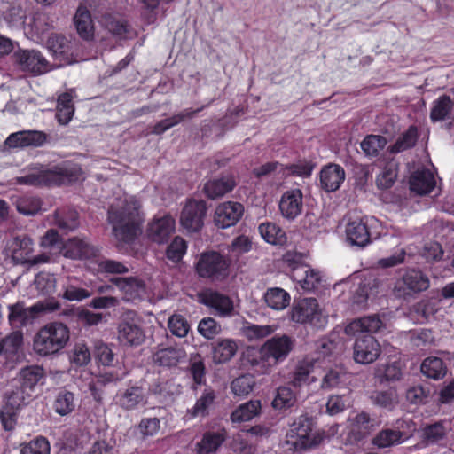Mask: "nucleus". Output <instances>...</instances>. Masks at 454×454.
Here are the masks:
<instances>
[{
    "instance_id": "obj_17",
    "label": "nucleus",
    "mask_w": 454,
    "mask_h": 454,
    "mask_svg": "<svg viewBox=\"0 0 454 454\" xmlns=\"http://www.w3.org/2000/svg\"><path fill=\"white\" fill-rule=\"evenodd\" d=\"M302 199V192L300 189H293L284 192L278 205L283 217L292 221L300 215L303 208Z\"/></svg>"
},
{
    "instance_id": "obj_4",
    "label": "nucleus",
    "mask_w": 454,
    "mask_h": 454,
    "mask_svg": "<svg viewBox=\"0 0 454 454\" xmlns=\"http://www.w3.org/2000/svg\"><path fill=\"white\" fill-rule=\"evenodd\" d=\"M231 260L216 251L202 253L196 264L195 270L201 278L211 282H222L230 274Z\"/></svg>"
},
{
    "instance_id": "obj_62",
    "label": "nucleus",
    "mask_w": 454,
    "mask_h": 454,
    "mask_svg": "<svg viewBox=\"0 0 454 454\" xmlns=\"http://www.w3.org/2000/svg\"><path fill=\"white\" fill-rule=\"evenodd\" d=\"M50 450L49 441L45 437L39 436L22 446L20 454H50Z\"/></svg>"
},
{
    "instance_id": "obj_49",
    "label": "nucleus",
    "mask_w": 454,
    "mask_h": 454,
    "mask_svg": "<svg viewBox=\"0 0 454 454\" xmlns=\"http://www.w3.org/2000/svg\"><path fill=\"white\" fill-rule=\"evenodd\" d=\"M296 395L290 387L281 386L277 389L276 395L272 401L274 409L286 410L294 405Z\"/></svg>"
},
{
    "instance_id": "obj_9",
    "label": "nucleus",
    "mask_w": 454,
    "mask_h": 454,
    "mask_svg": "<svg viewBox=\"0 0 454 454\" xmlns=\"http://www.w3.org/2000/svg\"><path fill=\"white\" fill-rule=\"evenodd\" d=\"M295 344L296 340L287 334L274 335L263 343L272 359V363L276 366L283 363L289 356Z\"/></svg>"
},
{
    "instance_id": "obj_36",
    "label": "nucleus",
    "mask_w": 454,
    "mask_h": 454,
    "mask_svg": "<svg viewBox=\"0 0 454 454\" xmlns=\"http://www.w3.org/2000/svg\"><path fill=\"white\" fill-rule=\"evenodd\" d=\"M453 107L454 102L451 98L448 95H442L433 102L430 120L433 122H437L450 119Z\"/></svg>"
},
{
    "instance_id": "obj_40",
    "label": "nucleus",
    "mask_w": 454,
    "mask_h": 454,
    "mask_svg": "<svg viewBox=\"0 0 454 454\" xmlns=\"http://www.w3.org/2000/svg\"><path fill=\"white\" fill-rule=\"evenodd\" d=\"M261 401L251 400L245 403L240 404L231 415V419L233 422H245L249 421L261 411Z\"/></svg>"
},
{
    "instance_id": "obj_50",
    "label": "nucleus",
    "mask_w": 454,
    "mask_h": 454,
    "mask_svg": "<svg viewBox=\"0 0 454 454\" xmlns=\"http://www.w3.org/2000/svg\"><path fill=\"white\" fill-rule=\"evenodd\" d=\"M16 209L24 215H35L41 211L42 201L33 196H23L16 200Z\"/></svg>"
},
{
    "instance_id": "obj_27",
    "label": "nucleus",
    "mask_w": 454,
    "mask_h": 454,
    "mask_svg": "<svg viewBox=\"0 0 454 454\" xmlns=\"http://www.w3.org/2000/svg\"><path fill=\"white\" fill-rule=\"evenodd\" d=\"M211 346L213 362L216 364H225L231 361L238 351L237 341L230 338L218 339L211 343Z\"/></svg>"
},
{
    "instance_id": "obj_56",
    "label": "nucleus",
    "mask_w": 454,
    "mask_h": 454,
    "mask_svg": "<svg viewBox=\"0 0 454 454\" xmlns=\"http://www.w3.org/2000/svg\"><path fill=\"white\" fill-rule=\"evenodd\" d=\"M94 356L104 366L114 364L115 354L112 348L102 340L94 342Z\"/></svg>"
},
{
    "instance_id": "obj_47",
    "label": "nucleus",
    "mask_w": 454,
    "mask_h": 454,
    "mask_svg": "<svg viewBox=\"0 0 454 454\" xmlns=\"http://www.w3.org/2000/svg\"><path fill=\"white\" fill-rule=\"evenodd\" d=\"M418 139V129L415 126H410L389 148L390 153H397L406 151L416 145Z\"/></svg>"
},
{
    "instance_id": "obj_8",
    "label": "nucleus",
    "mask_w": 454,
    "mask_h": 454,
    "mask_svg": "<svg viewBox=\"0 0 454 454\" xmlns=\"http://www.w3.org/2000/svg\"><path fill=\"white\" fill-rule=\"evenodd\" d=\"M207 204L203 200H189L182 210L180 223L191 232H198L204 225Z\"/></svg>"
},
{
    "instance_id": "obj_13",
    "label": "nucleus",
    "mask_w": 454,
    "mask_h": 454,
    "mask_svg": "<svg viewBox=\"0 0 454 454\" xmlns=\"http://www.w3.org/2000/svg\"><path fill=\"white\" fill-rule=\"evenodd\" d=\"M47 134L39 130H21L11 134L4 144L9 148L39 147L47 141Z\"/></svg>"
},
{
    "instance_id": "obj_18",
    "label": "nucleus",
    "mask_w": 454,
    "mask_h": 454,
    "mask_svg": "<svg viewBox=\"0 0 454 454\" xmlns=\"http://www.w3.org/2000/svg\"><path fill=\"white\" fill-rule=\"evenodd\" d=\"M313 428V419L307 415L298 417L291 425L287 436L296 438L293 442L295 447L299 445L307 447L310 445L309 438Z\"/></svg>"
},
{
    "instance_id": "obj_29",
    "label": "nucleus",
    "mask_w": 454,
    "mask_h": 454,
    "mask_svg": "<svg viewBox=\"0 0 454 454\" xmlns=\"http://www.w3.org/2000/svg\"><path fill=\"white\" fill-rule=\"evenodd\" d=\"M410 189L419 195L429 193L435 186V179L433 173L425 168L417 169L410 177Z\"/></svg>"
},
{
    "instance_id": "obj_64",
    "label": "nucleus",
    "mask_w": 454,
    "mask_h": 454,
    "mask_svg": "<svg viewBox=\"0 0 454 454\" xmlns=\"http://www.w3.org/2000/svg\"><path fill=\"white\" fill-rule=\"evenodd\" d=\"M445 427L442 422L427 425L423 429V437L427 443H435L444 438Z\"/></svg>"
},
{
    "instance_id": "obj_2",
    "label": "nucleus",
    "mask_w": 454,
    "mask_h": 454,
    "mask_svg": "<svg viewBox=\"0 0 454 454\" xmlns=\"http://www.w3.org/2000/svg\"><path fill=\"white\" fill-rule=\"evenodd\" d=\"M140 208L141 204L134 198L126 199L119 205L109 207L107 221L118 242L131 244L141 233L144 217Z\"/></svg>"
},
{
    "instance_id": "obj_58",
    "label": "nucleus",
    "mask_w": 454,
    "mask_h": 454,
    "mask_svg": "<svg viewBox=\"0 0 454 454\" xmlns=\"http://www.w3.org/2000/svg\"><path fill=\"white\" fill-rule=\"evenodd\" d=\"M36 290L43 295L52 294L56 290V278L50 273H38L34 281Z\"/></svg>"
},
{
    "instance_id": "obj_12",
    "label": "nucleus",
    "mask_w": 454,
    "mask_h": 454,
    "mask_svg": "<svg viewBox=\"0 0 454 454\" xmlns=\"http://www.w3.org/2000/svg\"><path fill=\"white\" fill-rule=\"evenodd\" d=\"M243 360L259 374H268L276 366L263 344L260 348H248L243 354Z\"/></svg>"
},
{
    "instance_id": "obj_34",
    "label": "nucleus",
    "mask_w": 454,
    "mask_h": 454,
    "mask_svg": "<svg viewBox=\"0 0 454 454\" xmlns=\"http://www.w3.org/2000/svg\"><path fill=\"white\" fill-rule=\"evenodd\" d=\"M74 22L78 35L86 41L94 37V25L90 11L84 6H79L74 17Z\"/></svg>"
},
{
    "instance_id": "obj_38",
    "label": "nucleus",
    "mask_w": 454,
    "mask_h": 454,
    "mask_svg": "<svg viewBox=\"0 0 454 454\" xmlns=\"http://www.w3.org/2000/svg\"><path fill=\"white\" fill-rule=\"evenodd\" d=\"M420 370L426 377L438 380L446 375L447 366L442 358L428 356L422 362Z\"/></svg>"
},
{
    "instance_id": "obj_21",
    "label": "nucleus",
    "mask_w": 454,
    "mask_h": 454,
    "mask_svg": "<svg viewBox=\"0 0 454 454\" xmlns=\"http://www.w3.org/2000/svg\"><path fill=\"white\" fill-rule=\"evenodd\" d=\"M113 282L122 291L128 301H141L145 294L144 281L136 278H114Z\"/></svg>"
},
{
    "instance_id": "obj_30",
    "label": "nucleus",
    "mask_w": 454,
    "mask_h": 454,
    "mask_svg": "<svg viewBox=\"0 0 454 454\" xmlns=\"http://www.w3.org/2000/svg\"><path fill=\"white\" fill-rule=\"evenodd\" d=\"M98 250L83 239H70L65 246V256L71 259H90L97 255Z\"/></svg>"
},
{
    "instance_id": "obj_25",
    "label": "nucleus",
    "mask_w": 454,
    "mask_h": 454,
    "mask_svg": "<svg viewBox=\"0 0 454 454\" xmlns=\"http://www.w3.org/2000/svg\"><path fill=\"white\" fill-rule=\"evenodd\" d=\"M202 302L207 307L212 308L216 314L223 317H231L234 306L231 298L216 291H210L204 294Z\"/></svg>"
},
{
    "instance_id": "obj_33",
    "label": "nucleus",
    "mask_w": 454,
    "mask_h": 454,
    "mask_svg": "<svg viewBox=\"0 0 454 454\" xmlns=\"http://www.w3.org/2000/svg\"><path fill=\"white\" fill-rule=\"evenodd\" d=\"M78 279L74 277H67L61 286L59 296L68 301H82L92 295L89 290L80 287Z\"/></svg>"
},
{
    "instance_id": "obj_5",
    "label": "nucleus",
    "mask_w": 454,
    "mask_h": 454,
    "mask_svg": "<svg viewBox=\"0 0 454 454\" xmlns=\"http://www.w3.org/2000/svg\"><path fill=\"white\" fill-rule=\"evenodd\" d=\"M68 176V171L64 167L47 168L42 165H34L23 176L16 177V184L35 187L59 185Z\"/></svg>"
},
{
    "instance_id": "obj_54",
    "label": "nucleus",
    "mask_w": 454,
    "mask_h": 454,
    "mask_svg": "<svg viewBox=\"0 0 454 454\" xmlns=\"http://www.w3.org/2000/svg\"><path fill=\"white\" fill-rule=\"evenodd\" d=\"M275 331L272 325L249 324L241 328V334L249 341H254L271 335Z\"/></svg>"
},
{
    "instance_id": "obj_35",
    "label": "nucleus",
    "mask_w": 454,
    "mask_h": 454,
    "mask_svg": "<svg viewBox=\"0 0 454 454\" xmlns=\"http://www.w3.org/2000/svg\"><path fill=\"white\" fill-rule=\"evenodd\" d=\"M99 22L110 34L120 39L126 38L130 29L125 20L113 13L103 14Z\"/></svg>"
},
{
    "instance_id": "obj_16",
    "label": "nucleus",
    "mask_w": 454,
    "mask_h": 454,
    "mask_svg": "<svg viewBox=\"0 0 454 454\" xmlns=\"http://www.w3.org/2000/svg\"><path fill=\"white\" fill-rule=\"evenodd\" d=\"M46 44L54 59L59 61V66L73 63L74 60L72 43L64 35L52 34L51 36H49Z\"/></svg>"
},
{
    "instance_id": "obj_43",
    "label": "nucleus",
    "mask_w": 454,
    "mask_h": 454,
    "mask_svg": "<svg viewBox=\"0 0 454 454\" xmlns=\"http://www.w3.org/2000/svg\"><path fill=\"white\" fill-rule=\"evenodd\" d=\"M32 395L28 390L12 383V390L6 394V405L12 410H19L31 401Z\"/></svg>"
},
{
    "instance_id": "obj_7",
    "label": "nucleus",
    "mask_w": 454,
    "mask_h": 454,
    "mask_svg": "<svg viewBox=\"0 0 454 454\" xmlns=\"http://www.w3.org/2000/svg\"><path fill=\"white\" fill-rule=\"evenodd\" d=\"M117 330L118 340L124 345L137 347L145 341L144 330L134 311L129 310L121 316Z\"/></svg>"
},
{
    "instance_id": "obj_39",
    "label": "nucleus",
    "mask_w": 454,
    "mask_h": 454,
    "mask_svg": "<svg viewBox=\"0 0 454 454\" xmlns=\"http://www.w3.org/2000/svg\"><path fill=\"white\" fill-rule=\"evenodd\" d=\"M258 230L262 238L269 244L283 246L287 241L286 232L273 223H262Z\"/></svg>"
},
{
    "instance_id": "obj_52",
    "label": "nucleus",
    "mask_w": 454,
    "mask_h": 454,
    "mask_svg": "<svg viewBox=\"0 0 454 454\" xmlns=\"http://www.w3.org/2000/svg\"><path fill=\"white\" fill-rule=\"evenodd\" d=\"M74 394L67 390H61L56 396L54 402L55 411L65 416L71 413L74 410Z\"/></svg>"
},
{
    "instance_id": "obj_3",
    "label": "nucleus",
    "mask_w": 454,
    "mask_h": 454,
    "mask_svg": "<svg viewBox=\"0 0 454 454\" xmlns=\"http://www.w3.org/2000/svg\"><path fill=\"white\" fill-rule=\"evenodd\" d=\"M69 340L68 327L60 322L45 325L36 333L34 350L40 356H50L61 350Z\"/></svg>"
},
{
    "instance_id": "obj_23",
    "label": "nucleus",
    "mask_w": 454,
    "mask_h": 454,
    "mask_svg": "<svg viewBox=\"0 0 454 454\" xmlns=\"http://www.w3.org/2000/svg\"><path fill=\"white\" fill-rule=\"evenodd\" d=\"M440 309V301L436 299H423L411 308L410 313L412 319L419 324H424L436 318Z\"/></svg>"
},
{
    "instance_id": "obj_32",
    "label": "nucleus",
    "mask_w": 454,
    "mask_h": 454,
    "mask_svg": "<svg viewBox=\"0 0 454 454\" xmlns=\"http://www.w3.org/2000/svg\"><path fill=\"white\" fill-rule=\"evenodd\" d=\"M185 356L186 353L183 348L168 347L155 352L153 359L155 364L170 368L176 366Z\"/></svg>"
},
{
    "instance_id": "obj_10",
    "label": "nucleus",
    "mask_w": 454,
    "mask_h": 454,
    "mask_svg": "<svg viewBox=\"0 0 454 454\" xmlns=\"http://www.w3.org/2000/svg\"><path fill=\"white\" fill-rule=\"evenodd\" d=\"M14 57L22 69L35 74H44L51 69L49 61L37 50H20L14 53Z\"/></svg>"
},
{
    "instance_id": "obj_45",
    "label": "nucleus",
    "mask_w": 454,
    "mask_h": 454,
    "mask_svg": "<svg viewBox=\"0 0 454 454\" xmlns=\"http://www.w3.org/2000/svg\"><path fill=\"white\" fill-rule=\"evenodd\" d=\"M267 305L276 310L286 308L290 302V295L279 287L270 288L264 295Z\"/></svg>"
},
{
    "instance_id": "obj_26",
    "label": "nucleus",
    "mask_w": 454,
    "mask_h": 454,
    "mask_svg": "<svg viewBox=\"0 0 454 454\" xmlns=\"http://www.w3.org/2000/svg\"><path fill=\"white\" fill-rule=\"evenodd\" d=\"M348 372L341 365L335 364L325 367L323 370V376L320 383V389L330 391L339 388L346 384Z\"/></svg>"
},
{
    "instance_id": "obj_61",
    "label": "nucleus",
    "mask_w": 454,
    "mask_h": 454,
    "mask_svg": "<svg viewBox=\"0 0 454 454\" xmlns=\"http://www.w3.org/2000/svg\"><path fill=\"white\" fill-rule=\"evenodd\" d=\"M168 326L172 334L179 338L185 337L190 331L188 321L180 314L172 315L168 318Z\"/></svg>"
},
{
    "instance_id": "obj_63",
    "label": "nucleus",
    "mask_w": 454,
    "mask_h": 454,
    "mask_svg": "<svg viewBox=\"0 0 454 454\" xmlns=\"http://www.w3.org/2000/svg\"><path fill=\"white\" fill-rule=\"evenodd\" d=\"M223 439L219 434H206L203 439L197 443L198 454H209L216 451L221 445Z\"/></svg>"
},
{
    "instance_id": "obj_48",
    "label": "nucleus",
    "mask_w": 454,
    "mask_h": 454,
    "mask_svg": "<svg viewBox=\"0 0 454 454\" xmlns=\"http://www.w3.org/2000/svg\"><path fill=\"white\" fill-rule=\"evenodd\" d=\"M255 386V380L252 374L247 373L234 379L231 383V392L239 397L249 395Z\"/></svg>"
},
{
    "instance_id": "obj_59",
    "label": "nucleus",
    "mask_w": 454,
    "mask_h": 454,
    "mask_svg": "<svg viewBox=\"0 0 454 454\" xmlns=\"http://www.w3.org/2000/svg\"><path fill=\"white\" fill-rule=\"evenodd\" d=\"M215 399V392L211 387H206L201 396L197 400L195 405L192 408V415H206L207 414V409L213 404Z\"/></svg>"
},
{
    "instance_id": "obj_41",
    "label": "nucleus",
    "mask_w": 454,
    "mask_h": 454,
    "mask_svg": "<svg viewBox=\"0 0 454 454\" xmlns=\"http://www.w3.org/2000/svg\"><path fill=\"white\" fill-rule=\"evenodd\" d=\"M315 366V361L311 358H304L299 361L293 372L291 384L299 387L304 384L309 383V375Z\"/></svg>"
},
{
    "instance_id": "obj_14",
    "label": "nucleus",
    "mask_w": 454,
    "mask_h": 454,
    "mask_svg": "<svg viewBox=\"0 0 454 454\" xmlns=\"http://www.w3.org/2000/svg\"><path fill=\"white\" fill-rule=\"evenodd\" d=\"M244 213V207L239 202L228 201L219 205L215 212V225L226 229L235 225Z\"/></svg>"
},
{
    "instance_id": "obj_46",
    "label": "nucleus",
    "mask_w": 454,
    "mask_h": 454,
    "mask_svg": "<svg viewBox=\"0 0 454 454\" xmlns=\"http://www.w3.org/2000/svg\"><path fill=\"white\" fill-rule=\"evenodd\" d=\"M370 400L374 405L387 411H392L398 403L397 395L393 389L372 391Z\"/></svg>"
},
{
    "instance_id": "obj_19",
    "label": "nucleus",
    "mask_w": 454,
    "mask_h": 454,
    "mask_svg": "<svg viewBox=\"0 0 454 454\" xmlns=\"http://www.w3.org/2000/svg\"><path fill=\"white\" fill-rule=\"evenodd\" d=\"M175 230V220L170 215L154 218L149 224L147 234L151 240L161 244L168 240Z\"/></svg>"
},
{
    "instance_id": "obj_24",
    "label": "nucleus",
    "mask_w": 454,
    "mask_h": 454,
    "mask_svg": "<svg viewBox=\"0 0 454 454\" xmlns=\"http://www.w3.org/2000/svg\"><path fill=\"white\" fill-rule=\"evenodd\" d=\"M347 241L351 246L364 247L371 242V234L366 223L363 219L349 222L346 226Z\"/></svg>"
},
{
    "instance_id": "obj_53",
    "label": "nucleus",
    "mask_w": 454,
    "mask_h": 454,
    "mask_svg": "<svg viewBox=\"0 0 454 454\" xmlns=\"http://www.w3.org/2000/svg\"><path fill=\"white\" fill-rule=\"evenodd\" d=\"M298 271L299 277L294 279L301 284L302 289L310 291L316 288L320 281L319 272L309 269L308 265H301Z\"/></svg>"
},
{
    "instance_id": "obj_11",
    "label": "nucleus",
    "mask_w": 454,
    "mask_h": 454,
    "mask_svg": "<svg viewBox=\"0 0 454 454\" xmlns=\"http://www.w3.org/2000/svg\"><path fill=\"white\" fill-rule=\"evenodd\" d=\"M115 404L123 411H130L146 403L145 389L139 386H130L119 390L114 396Z\"/></svg>"
},
{
    "instance_id": "obj_15",
    "label": "nucleus",
    "mask_w": 454,
    "mask_h": 454,
    "mask_svg": "<svg viewBox=\"0 0 454 454\" xmlns=\"http://www.w3.org/2000/svg\"><path fill=\"white\" fill-rule=\"evenodd\" d=\"M8 321L12 328H21L32 323L38 312L44 309L41 305L35 304L26 307L24 302H17L8 306Z\"/></svg>"
},
{
    "instance_id": "obj_28",
    "label": "nucleus",
    "mask_w": 454,
    "mask_h": 454,
    "mask_svg": "<svg viewBox=\"0 0 454 454\" xmlns=\"http://www.w3.org/2000/svg\"><path fill=\"white\" fill-rule=\"evenodd\" d=\"M43 376L44 372L42 367L27 366L20 371L18 376L12 380V384L14 386L24 387L33 394L35 387Z\"/></svg>"
},
{
    "instance_id": "obj_42",
    "label": "nucleus",
    "mask_w": 454,
    "mask_h": 454,
    "mask_svg": "<svg viewBox=\"0 0 454 454\" xmlns=\"http://www.w3.org/2000/svg\"><path fill=\"white\" fill-rule=\"evenodd\" d=\"M406 438L403 432L386 428L376 434L372 440V443L378 448H387L402 443Z\"/></svg>"
},
{
    "instance_id": "obj_22",
    "label": "nucleus",
    "mask_w": 454,
    "mask_h": 454,
    "mask_svg": "<svg viewBox=\"0 0 454 454\" xmlns=\"http://www.w3.org/2000/svg\"><path fill=\"white\" fill-rule=\"evenodd\" d=\"M236 185L237 180L235 176L228 174L207 182L203 191L209 199L215 200L231 192Z\"/></svg>"
},
{
    "instance_id": "obj_31",
    "label": "nucleus",
    "mask_w": 454,
    "mask_h": 454,
    "mask_svg": "<svg viewBox=\"0 0 454 454\" xmlns=\"http://www.w3.org/2000/svg\"><path fill=\"white\" fill-rule=\"evenodd\" d=\"M211 103L212 101H210L207 105H204L196 110L186 108L181 111L180 113L172 115L169 118L161 120L153 126L152 133L154 135H161L165 131L184 121L185 120L193 118L196 114L202 111L206 106H207Z\"/></svg>"
},
{
    "instance_id": "obj_57",
    "label": "nucleus",
    "mask_w": 454,
    "mask_h": 454,
    "mask_svg": "<svg viewBox=\"0 0 454 454\" xmlns=\"http://www.w3.org/2000/svg\"><path fill=\"white\" fill-rule=\"evenodd\" d=\"M198 332L205 339L213 340L222 333V326L215 318L207 317L200 321Z\"/></svg>"
},
{
    "instance_id": "obj_1",
    "label": "nucleus",
    "mask_w": 454,
    "mask_h": 454,
    "mask_svg": "<svg viewBox=\"0 0 454 454\" xmlns=\"http://www.w3.org/2000/svg\"><path fill=\"white\" fill-rule=\"evenodd\" d=\"M384 327L379 315H371L354 319L345 327L348 335L368 333L356 339L353 345V359L361 364L373 363L380 355L381 348L378 340L372 335Z\"/></svg>"
},
{
    "instance_id": "obj_44",
    "label": "nucleus",
    "mask_w": 454,
    "mask_h": 454,
    "mask_svg": "<svg viewBox=\"0 0 454 454\" xmlns=\"http://www.w3.org/2000/svg\"><path fill=\"white\" fill-rule=\"evenodd\" d=\"M55 223L64 233L72 231L79 226L78 213L73 209L57 210Z\"/></svg>"
},
{
    "instance_id": "obj_6",
    "label": "nucleus",
    "mask_w": 454,
    "mask_h": 454,
    "mask_svg": "<svg viewBox=\"0 0 454 454\" xmlns=\"http://www.w3.org/2000/svg\"><path fill=\"white\" fill-rule=\"evenodd\" d=\"M291 319L296 323L308 324L316 329L325 328L328 321L315 298H304L297 301L292 308Z\"/></svg>"
},
{
    "instance_id": "obj_37",
    "label": "nucleus",
    "mask_w": 454,
    "mask_h": 454,
    "mask_svg": "<svg viewBox=\"0 0 454 454\" xmlns=\"http://www.w3.org/2000/svg\"><path fill=\"white\" fill-rule=\"evenodd\" d=\"M402 282L408 290L413 293L423 292L430 286L428 277L422 271L414 269L407 270L403 275Z\"/></svg>"
},
{
    "instance_id": "obj_55",
    "label": "nucleus",
    "mask_w": 454,
    "mask_h": 454,
    "mask_svg": "<svg viewBox=\"0 0 454 454\" xmlns=\"http://www.w3.org/2000/svg\"><path fill=\"white\" fill-rule=\"evenodd\" d=\"M23 342V334L19 331L12 332L0 341L3 354L12 356L18 353Z\"/></svg>"
},
{
    "instance_id": "obj_60",
    "label": "nucleus",
    "mask_w": 454,
    "mask_h": 454,
    "mask_svg": "<svg viewBox=\"0 0 454 454\" xmlns=\"http://www.w3.org/2000/svg\"><path fill=\"white\" fill-rule=\"evenodd\" d=\"M189 371L194 383L201 385L205 383L206 367L200 354L192 355L190 358Z\"/></svg>"
},
{
    "instance_id": "obj_20",
    "label": "nucleus",
    "mask_w": 454,
    "mask_h": 454,
    "mask_svg": "<svg viewBox=\"0 0 454 454\" xmlns=\"http://www.w3.org/2000/svg\"><path fill=\"white\" fill-rule=\"evenodd\" d=\"M345 176V170L341 166L330 163L320 172L321 187L327 192H335L340 189Z\"/></svg>"
},
{
    "instance_id": "obj_51",
    "label": "nucleus",
    "mask_w": 454,
    "mask_h": 454,
    "mask_svg": "<svg viewBox=\"0 0 454 454\" xmlns=\"http://www.w3.org/2000/svg\"><path fill=\"white\" fill-rule=\"evenodd\" d=\"M387 140L380 135H368L361 142V148L367 156H377L386 146Z\"/></svg>"
}]
</instances>
